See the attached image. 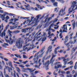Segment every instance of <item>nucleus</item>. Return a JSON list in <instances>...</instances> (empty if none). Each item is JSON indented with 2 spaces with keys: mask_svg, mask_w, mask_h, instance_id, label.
Returning <instances> with one entry per match:
<instances>
[{
  "mask_svg": "<svg viewBox=\"0 0 77 77\" xmlns=\"http://www.w3.org/2000/svg\"><path fill=\"white\" fill-rule=\"evenodd\" d=\"M24 41L23 38H19L17 39V41L16 42L15 48L17 47L18 49L21 48L23 44H24Z\"/></svg>",
  "mask_w": 77,
  "mask_h": 77,
  "instance_id": "obj_1",
  "label": "nucleus"
},
{
  "mask_svg": "<svg viewBox=\"0 0 77 77\" xmlns=\"http://www.w3.org/2000/svg\"><path fill=\"white\" fill-rule=\"evenodd\" d=\"M44 59H45V57H43L42 60V62H43V65L45 66L46 70H48V66L49 65V63H50V61L48 60L46 61V63H44Z\"/></svg>",
  "mask_w": 77,
  "mask_h": 77,
  "instance_id": "obj_2",
  "label": "nucleus"
},
{
  "mask_svg": "<svg viewBox=\"0 0 77 77\" xmlns=\"http://www.w3.org/2000/svg\"><path fill=\"white\" fill-rule=\"evenodd\" d=\"M30 47L29 48H28L27 47H24V46L23 47V49L24 51H28L29 50H30V49H33L34 48H35L34 47V45H33V42H32V44L30 45Z\"/></svg>",
  "mask_w": 77,
  "mask_h": 77,
  "instance_id": "obj_3",
  "label": "nucleus"
},
{
  "mask_svg": "<svg viewBox=\"0 0 77 77\" xmlns=\"http://www.w3.org/2000/svg\"><path fill=\"white\" fill-rule=\"evenodd\" d=\"M66 7L65 6L64 7V9L62 8L61 9L59 13V15H60V16H63L65 14V9H66Z\"/></svg>",
  "mask_w": 77,
  "mask_h": 77,
  "instance_id": "obj_4",
  "label": "nucleus"
},
{
  "mask_svg": "<svg viewBox=\"0 0 77 77\" xmlns=\"http://www.w3.org/2000/svg\"><path fill=\"white\" fill-rule=\"evenodd\" d=\"M24 6H25V9L26 10H27V11H30L31 10H31H34V9H35L33 7H31L30 8V6L29 4H26V5H24Z\"/></svg>",
  "mask_w": 77,
  "mask_h": 77,
  "instance_id": "obj_5",
  "label": "nucleus"
},
{
  "mask_svg": "<svg viewBox=\"0 0 77 77\" xmlns=\"http://www.w3.org/2000/svg\"><path fill=\"white\" fill-rule=\"evenodd\" d=\"M36 20V18H35L33 20V22L31 23V24H29V25H31L32 24H34V23H35L34 24V26H36V25H38V23H39V21L38 20Z\"/></svg>",
  "mask_w": 77,
  "mask_h": 77,
  "instance_id": "obj_6",
  "label": "nucleus"
},
{
  "mask_svg": "<svg viewBox=\"0 0 77 77\" xmlns=\"http://www.w3.org/2000/svg\"><path fill=\"white\" fill-rule=\"evenodd\" d=\"M38 33H37L34 36V39L32 41L33 42L35 41V39H36V38H37V39H38V38H41V36H40V35H42V34H41V32H40L38 35H38ZM36 35H37V36L36 37Z\"/></svg>",
  "mask_w": 77,
  "mask_h": 77,
  "instance_id": "obj_7",
  "label": "nucleus"
},
{
  "mask_svg": "<svg viewBox=\"0 0 77 77\" xmlns=\"http://www.w3.org/2000/svg\"><path fill=\"white\" fill-rule=\"evenodd\" d=\"M77 10V5H74L72 6V10L70 12H68V14H69L71 13V12H72V11H74Z\"/></svg>",
  "mask_w": 77,
  "mask_h": 77,
  "instance_id": "obj_8",
  "label": "nucleus"
},
{
  "mask_svg": "<svg viewBox=\"0 0 77 77\" xmlns=\"http://www.w3.org/2000/svg\"><path fill=\"white\" fill-rule=\"evenodd\" d=\"M6 65H9V66L10 67H11L12 68H13L14 67H13V65H12V62L11 61H8V62H6Z\"/></svg>",
  "mask_w": 77,
  "mask_h": 77,
  "instance_id": "obj_9",
  "label": "nucleus"
},
{
  "mask_svg": "<svg viewBox=\"0 0 77 77\" xmlns=\"http://www.w3.org/2000/svg\"><path fill=\"white\" fill-rule=\"evenodd\" d=\"M6 29H5L3 32L1 34V33H2V31L1 30H0V36H1V37H3V36H5L6 33L5 32H6Z\"/></svg>",
  "mask_w": 77,
  "mask_h": 77,
  "instance_id": "obj_10",
  "label": "nucleus"
},
{
  "mask_svg": "<svg viewBox=\"0 0 77 77\" xmlns=\"http://www.w3.org/2000/svg\"><path fill=\"white\" fill-rule=\"evenodd\" d=\"M23 69H24L25 70H29L30 72H34L35 71V70H36V69L32 70L33 69L29 68H27V69L24 68Z\"/></svg>",
  "mask_w": 77,
  "mask_h": 77,
  "instance_id": "obj_11",
  "label": "nucleus"
},
{
  "mask_svg": "<svg viewBox=\"0 0 77 77\" xmlns=\"http://www.w3.org/2000/svg\"><path fill=\"white\" fill-rule=\"evenodd\" d=\"M72 26L73 29H75V26L77 27V21H76L75 23V21H74V22L72 23Z\"/></svg>",
  "mask_w": 77,
  "mask_h": 77,
  "instance_id": "obj_12",
  "label": "nucleus"
},
{
  "mask_svg": "<svg viewBox=\"0 0 77 77\" xmlns=\"http://www.w3.org/2000/svg\"><path fill=\"white\" fill-rule=\"evenodd\" d=\"M63 32H66L67 30V26H66V24L63 25Z\"/></svg>",
  "mask_w": 77,
  "mask_h": 77,
  "instance_id": "obj_13",
  "label": "nucleus"
},
{
  "mask_svg": "<svg viewBox=\"0 0 77 77\" xmlns=\"http://www.w3.org/2000/svg\"><path fill=\"white\" fill-rule=\"evenodd\" d=\"M68 38H69V36L68 35H67L65 37V41L64 42V44H65V45H66V42L68 41Z\"/></svg>",
  "mask_w": 77,
  "mask_h": 77,
  "instance_id": "obj_14",
  "label": "nucleus"
},
{
  "mask_svg": "<svg viewBox=\"0 0 77 77\" xmlns=\"http://www.w3.org/2000/svg\"><path fill=\"white\" fill-rule=\"evenodd\" d=\"M15 68H16L17 71L18 73L20 74H21V73H20V72H21V70H20V68L18 67H15Z\"/></svg>",
  "mask_w": 77,
  "mask_h": 77,
  "instance_id": "obj_15",
  "label": "nucleus"
},
{
  "mask_svg": "<svg viewBox=\"0 0 77 77\" xmlns=\"http://www.w3.org/2000/svg\"><path fill=\"white\" fill-rule=\"evenodd\" d=\"M58 20V19H55L54 20L51 21L49 22V24H51V23H52V22L53 23H56V22H57V21Z\"/></svg>",
  "mask_w": 77,
  "mask_h": 77,
  "instance_id": "obj_16",
  "label": "nucleus"
},
{
  "mask_svg": "<svg viewBox=\"0 0 77 77\" xmlns=\"http://www.w3.org/2000/svg\"><path fill=\"white\" fill-rule=\"evenodd\" d=\"M4 45H2V47H4L5 48H7V46H6L9 45H8V43H4Z\"/></svg>",
  "mask_w": 77,
  "mask_h": 77,
  "instance_id": "obj_17",
  "label": "nucleus"
},
{
  "mask_svg": "<svg viewBox=\"0 0 77 77\" xmlns=\"http://www.w3.org/2000/svg\"><path fill=\"white\" fill-rule=\"evenodd\" d=\"M45 49V47H43L42 49H41L38 52L39 53H41L44 51V49Z\"/></svg>",
  "mask_w": 77,
  "mask_h": 77,
  "instance_id": "obj_18",
  "label": "nucleus"
},
{
  "mask_svg": "<svg viewBox=\"0 0 77 77\" xmlns=\"http://www.w3.org/2000/svg\"><path fill=\"white\" fill-rule=\"evenodd\" d=\"M73 33H72L69 35V40H71L72 39V35H73Z\"/></svg>",
  "mask_w": 77,
  "mask_h": 77,
  "instance_id": "obj_19",
  "label": "nucleus"
},
{
  "mask_svg": "<svg viewBox=\"0 0 77 77\" xmlns=\"http://www.w3.org/2000/svg\"><path fill=\"white\" fill-rule=\"evenodd\" d=\"M5 16H6V15L5 14L1 15V18L2 19V20L3 21L4 20V19H5Z\"/></svg>",
  "mask_w": 77,
  "mask_h": 77,
  "instance_id": "obj_20",
  "label": "nucleus"
},
{
  "mask_svg": "<svg viewBox=\"0 0 77 77\" xmlns=\"http://www.w3.org/2000/svg\"><path fill=\"white\" fill-rule=\"evenodd\" d=\"M10 40L9 44L10 45H12V44H13V43H14V40L12 39H11Z\"/></svg>",
  "mask_w": 77,
  "mask_h": 77,
  "instance_id": "obj_21",
  "label": "nucleus"
},
{
  "mask_svg": "<svg viewBox=\"0 0 77 77\" xmlns=\"http://www.w3.org/2000/svg\"><path fill=\"white\" fill-rule=\"evenodd\" d=\"M20 31H18V30L14 31L13 32V33H15V34H17V33H20Z\"/></svg>",
  "mask_w": 77,
  "mask_h": 77,
  "instance_id": "obj_22",
  "label": "nucleus"
},
{
  "mask_svg": "<svg viewBox=\"0 0 77 77\" xmlns=\"http://www.w3.org/2000/svg\"><path fill=\"white\" fill-rule=\"evenodd\" d=\"M41 16H42V15L41 14H39L37 15L36 17H37V18H36V20H39V17H41Z\"/></svg>",
  "mask_w": 77,
  "mask_h": 77,
  "instance_id": "obj_23",
  "label": "nucleus"
},
{
  "mask_svg": "<svg viewBox=\"0 0 77 77\" xmlns=\"http://www.w3.org/2000/svg\"><path fill=\"white\" fill-rule=\"evenodd\" d=\"M5 19H6V20H5V22H6V23H7L8 20V19H9V16H7L6 17H5Z\"/></svg>",
  "mask_w": 77,
  "mask_h": 77,
  "instance_id": "obj_24",
  "label": "nucleus"
},
{
  "mask_svg": "<svg viewBox=\"0 0 77 77\" xmlns=\"http://www.w3.org/2000/svg\"><path fill=\"white\" fill-rule=\"evenodd\" d=\"M53 58H51L50 61V63H53V62H54V60H53Z\"/></svg>",
  "mask_w": 77,
  "mask_h": 77,
  "instance_id": "obj_25",
  "label": "nucleus"
},
{
  "mask_svg": "<svg viewBox=\"0 0 77 77\" xmlns=\"http://www.w3.org/2000/svg\"><path fill=\"white\" fill-rule=\"evenodd\" d=\"M69 61V58H67L66 59H65V58H64V59L63 60V62H65V61Z\"/></svg>",
  "mask_w": 77,
  "mask_h": 77,
  "instance_id": "obj_26",
  "label": "nucleus"
},
{
  "mask_svg": "<svg viewBox=\"0 0 77 77\" xmlns=\"http://www.w3.org/2000/svg\"><path fill=\"white\" fill-rule=\"evenodd\" d=\"M35 33H36V32H33L32 33V36L31 37V39H32L33 38V36H34L35 35Z\"/></svg>",
  "mask_w": 77,
  "mask_h": 77,
  "instance_id": "obj_27",
  "label": "nucleus"
},
{
  "mask_svg": "<svg viewBox=\"0 0 77 77\" xmlns=\"http://www.w3.org/2000/svg\"><path fill=\"white\" fill-rule=\"evenodd\" d=\"M29 17H20V19H23L24 20V19H29Z\"/></svg>",
  "mask_w": 77,
  "mask_h": 77,
  "instance_id": "obj_28",
  "label": "nucleus"
},
{
  "mask_svg": "<svg viewBox=\"0 0 77 77\" xmlns=\"http://www.w3.org/2000/svg\"><path fill=\"white\" fill-rule=\"evenodd\" d=\"M5 68L4 69V72H6V69H8V68H9V67L7 66H5Z\"/></svg>",
  "mask_w": 77,
  "mask_h": 77,
  "instance_id": "obj_29",
  "label": "nucleus"
},
{
  "mask_svg": "<svg viewBox=\"0 0 77 77\" xmlns=\"http://www.w3.org/2000/svg\"><path fill=\"white\" fill-rule=\"evenodd\" d=\"M57 1H58V2H60L61 3H65V1L63 0H57Z\"/></svg>",
  "mask_w": 77,
  "mask_h": 77,
  "instance_id": "obj_30",
  "label": "nucleus"
},
{
  "mask_svg": "<svg viewBox=\"0 0 77 77\" xmlns=\"http://www.w3.org/2000/svg\"><path fill=\"white\" fill-rule=\"evenodd\" d=\"M54 53L55 54H57V48H55L54 50Z\"/></svg>",
  "mask_w": 77,
  "mask_h": 77,
  "instance_id": "obj_31",
  "label": "nucleus"
},
{
  "mask_svg": "<svg viewBox=\"0 0 77 77\" xmlns=\"http://www.w3.org/2000/svg\"><path fill=\"white\" fill-rule=\"evenodd\" d=\"M53 5L55 7H56L57 6V2H56L53 4Z\"/></svg>",
  "mask_w": 77,
  "mask_h": 77,
  "instance_id": "obj_32",
  "label": "nucleus"
},
{
  "mask_svg": "<svg viewBox=\"0 0 77 77\" xmlns=\"http://www.w3.org/2000/svg\"><path fill=\"white\" fill-rule=\"evenodd\" d=\"M65 59V57H58V59H59V60H62V59Z\"/></svg>",
  "mask_w": 77,
  "mask_h": 77,
  "instance_id": "obj_33",
  "label": "nucleus"
},
{
  "mask_svg": "<svg viewBox=\"0 0 77 77\" xmlns=\"http://www.w3.org/2000/svg\"><path fill=\"white\" fill-rule=\"evenodd\" d=\"M10 30H12L13 29H15V26H10Z\"/></svg>",
  "mask_w": 77,
  "mask_h": 77,
  "instance_id": "obj_34",
  "label": "nucleus"
},
{
  "mask_svg": "<svg viewBox=\"0 0 77 77\" xmlns=\"http://www.w3.org/2000/svg\"><path fill=\"white\" fill-rule=\"evenodd\" d=\"M57 66L58 67H56V68H60V67H62V64H58L57 65Z\"/></svg>",
  "mask_w": 77,
  "mask_h": 77,
  "instance_id": "obj_35",
  "label": "nucleus"
},
{
  "mask_svg": "<svg viewBox=\"0 0 77 77\" xmlns=\"http://www.w3.org/2000/svg\"><path fill=\"white\" fill-rule=\"evenodd\" d=\"M11 71H12V69L11 67L8 68V71L9 72H11Z\"/></svg>",
  "mask_w": 77,
  "mask_h": 77,
  "instance_id": "obj_36",
  "label": "nucleus"
},
{
  "mask_svg": "<svg viewBox=\"0 0 77 77\" xmlns=\"http://www.w3.org/2000/svg\"><path fill=\"white\" fill-rule=\"evenodd\" d=\"M21 31H22V32H27V31L25 30V29H23L21 30Z\"/></svg>",
  "mask_w": 77,
  "mask_h": 77,
  "instance_id": "obj_37",
  "label": "nucleus"
},
{
  "mask_svg": "<svg viewBox=\"0 0 77 77\" xmlns=\"http://www.w3.org/2000/svg\"><path fill=\"white\" fill-rule=\"evenodd\" d=\"M69 63H70V65H72L73 64V62L72 61H71L69 62L67 64H69Z\"/></svg>",
  "mask_w": 77,
  "mask_h": 77,
  "instance_id": "obj_38",
  "label": "nucleus"
},
{
  "mask_svg": "<svg viewBox=\"0 0 77 77\" xmlns=\"http://www.w3.org/2000/svg\"><path fill=\"white\" fill-rule=\"evenodd\" d=\"M13 71L14 72L13 74L14 77H17V76H16V75H15V74H16V72L15 70H14Z\"/></svg>",
  "mask_w": 77,
  "mask_h": 77,
  "instance_id": "obj_39",
  "label": "nucleus"
},
{
  "mask_svg": "<svg viewBox=\"0 0 77 77\" xmlns=\"http://www.w3.org/2000/svg\"><path fill=\"white\" fill-rule=\"evenodd\" d=\"M66 45L67 47V48H69V46H70L69 44L68 43L66 44Z\"/></svg>",
  "mask_w": 77,
  "mask_h": 77,
  "instance_id": "obj_40",
  "label": "nucleus"
},
{
  "mask_svg": "<svg viewBox=\"0 0 77 77\" xmlns=\"http://www.w3.org/2000/svg\"><path fill=\"white\" fill-rule=\"evenodd\" d=\"M46 39H47V38H46V37H44L42 41V42H44V41H45V40H46Z\"/></svg>",
  "mask_w": 77,
  "mask_h": 77,
  "instance_id": "obj_41",
  "label": "nucleus"
},
{
  "mask_svg": "<svg viewBox=\"0 0 77 77\" xmlns=\"http://www.w3.org/2000/svg\"><path fill=\"white\" fill-rule=\"evenodd\" d=\"M50 29H51V28L49 27V28L47 29L46 30V32H47V31H48V32L50 31Z\"/></svg>",
  "mask_w": 77,
  "mask_h": 77,
  "instance_id": "obj_42",
  "label": "nucleus"
},
{
  "mask_svg": "<svg viewBox=\"0 0 77 77\" xmlns=\"http://www.w3.org/2000/svg\"><path fill=\"white\" fill-rule=\"evenodd\" d=\"M53 26H54V23H53L50 25V26H49V27L51 29V27H53Z\"/></svg>",
  "mask_w": 77,
  "mask_h": 77,
  "instance_id": "obj_43",
  "label": "nucleus"
},
{
  "mask_svg": "<svg viewBox=\"0 0 77 77\" xmlns=\"http://www.w3.org/2000/svg\"><path fill=\"white\" fill-rule=\"evenodd\" d=\"M52 57L51 58H52V59H53L54 57H55L56 56V55H54L53 54H52Z\"/></svg>",
  "mask_w": 77,
  "mask_h": 77,
  "instance_id": "obj_44",
  "label": "nucleus"
},
{
  "mask_svg": "<svg viewBox=\"0 0 77 77\" xmlns=\"http://www.w3.org/2000/svg\"><path fill=\"white\" fill-rule=\"evenodd\" d=\"M71 73V72L70 71H67L66 72V74H67V75H69V74H70V73Z\"/></svg>",
  "mask_w": 77,
  "mask_h": 77,
  "instance_id": "obj_45",
  "label": "nucleus"
},
{
  "mask_svg": "<svg viewBox=\"0 0 77 77\" xmlns=\"http://www.w3.org/2000/svg\"><path fill=\"white\" fill-rule=\"evenodd\" d=\"M45 14H44L42 15V17H41L40 18V20H41V19H42V18H43L44 17V16H45Z\"/></svg>",
  "mask_w": 77,
  "mask_h": 77,
  "instance_id": "obj_46",
  "label": "nucleus"
},
{
  "mask_svg": "<svg viewBox=\"0 0 77 77\" xmlns=\"http://www.w3.org/2000/svg\"><path fill=\"white\" fill-rule=\"evenodd\" d=\"M72 4L75 5L77 4V2L76 1H73L72 2Z\"/></svg>",
  "mask_w": 77,
  "mask_h": 77,
  "instance_id": "obj_47",
  "label": "nucleus"
},
{
  "mask_svg": "<svg viewBox=\"0 0 77 77\" xmlns=\"http://www.w3.org/2000/svg\"><path fill=\"white\" fill-rule=\"evenodd\" d=\"M59 76H60V77H64V75L63 74H60L59 75Z\"/></svg>",
  "mask_w": 77,
  "mask_h": 77,
  "instance_id": "obj_48",
  "label": "nucleus"
},
{
  "mask_svg": "<svg viewBox=\"0 0 77 77\" xmlns=\"http://www.w3.org/2000/svg\"><path fill=\"white\" fill-rule=\"evenodd\" d=\"M75 48H72V52H75Z\"/></svg>",
  "mask_w": 77,
  "mask_h": 77,
  "instance_id": "obj_49",
  "label": "nucleus"
},
{
  "mask_svg": "<svg viewBox=\"0 0 77 77\" xmlns=\"http://www.w3.org/2000/svg\"><path fill=\"white\" fill-rule=\"evenodd\" d=\"M9 36L10 37V38H9V39L10 40H11V39H12L11 38H12V34H9Z\"/></svg>",
  "mask_w": 77,
  "mask_h": 77,
  "instance_id": "obj_50",
  "label": "nucleus"
},
{
  "mask_svg": "<svg viewBox=\"0 0 77 77\" xmlns=\"http://www.w3.org/2000/svg\"><path fill=\"white\" fill-rule=\"evenodd\" d=\"M23 58H25L26 59H27V58H28V57L26 56V55L23 54Z\"/></svg>",
  "mask_w": 77,
  "mask_h": 77,
  "instance_id": "obj_51",
  "label": "nucleus"
},
{
  "mask_svg": "<svg viewBox=\"0 0 77 77\" xmlns=\"http://www.w3.org/2000/svg\"><path fill=\"white\" fill-rule=\"evenodd\" d=\"M19 66L21 68H24V66L22 64L19 65Z\"/></svg>",
  "mask_w": 77,
  "mask_h": 77,
  "instance_id": "obj_52",
  "label": "nucleus"
},
{
  "mask_svg": "<svg viewBox=\"0 0 77 77\" xmlns=\"http://www.w3.org/2000/svg\"><path fill=\"white\" fill-rule=\"evenodd\" d=\"M60 39H62L63 37V35H62V33H61L60 34Z\"/></svg>",
  "mask_w": 77,
  "mask_h": 77,
  "instance_id": "obj_53",
  "label": "nucleus"
},
{
  "mask_svg": "<svg viewBox=\"0 0 77 77\" xmlns=\"http://www.w3.org/2000/svg\"><path fill=\"white\" fill-rule=\"evenodd\" d=\"M8 32L9 33V34H11V33H13V32L11 31H10L9 30H8Z\"/></svg>",
  "mask_w": 77,
  "mask_h": 77,
  "instance_id": "obj_54",
  "label": "nucleus"
},
{
  "mask_svg": "<svg viewBox=\"0 0 77 77\" xmlns=\"http://www.w3.org/2000/svg\"><path fill=\"white\" fill-rule=\"evenodd\" d=\"M36 6H37V8H38V9H39V8L41 7V6L38 4H36Z\"/></svg>",
  "mask_w": 77,
  "mask_h": 77,
  "instance_id": "obj_55",
  "label": "nucleus"
},
{
  "mask_svg": "<svg viewBox=\"0 0 77 77\" xmlns=\"http://www.w3.org/2000/svg\"><path fill=\"white\" fill-rule=\"evenodd\" d=\"M17 57L18 58V57H19V58H21V56H20V55H18L17 54Z\"/></svg>",
  "mask_w": 77,
  "mask_h": 77,
  "instance_id": "obj_56",
  "label": "nucleus"
},
{
  "mask_svg": "<svg viewBox=\"0 0 77 77\" xmlns=\"http://www.w3.org/2000/svg\"><path fill=\"white\" fill-rule=\"evenodd\" d=\"M14 22H16V21H18L19 20L18 19H17L16 18H14Z\"/></svg>",
  "mask_w": 77,
  "mask_h": 77,
  "instance_id": "obj_57",
  "label": "nucleus"
},
{
  "mask_svg": "<svg viewBox=\"0 0 77 77\" xmlns=\"http://www.w3.org/2000/svg\"><path fill=\"white\" fill-rule=\"evenodd\" d=\"M30 45V43H28L26 44V45H25L23 46L24 47H27V46H29Z\"/></svg>",
  "mask_w": 77,
  "mask_h": 77,
  "instance_id": "obj_58",
  "label": "nucleus"
},
{
  "mask_svg": "<svg viewBox=\"0 0 77 77\" xmlns=\"http://www.w3.org/2000/svg\"><path fill=\"white\" fill-rule=\"evenodd\" d=\"M34 19V17L32 16L31 17V21H33V20Z\"/></svg>",
  "mask_w": 77,
  "mask_h": 77,
  "instance_id": "obj_59",
  "label": "nucleus"
},
{
  "mask_svg": "<svg viewBox=\"0 0 77 77\" xmlns=\"http://www.w3.org/2000/svg\"><path fill=\"white\" fill-rule=\"evenodd\" d=\"M52 48V46H50L48 48V50H50V49H51Z\"/></svg>",
  "mask_w": 77,
  "mask_h": 77,
  "instance_id": "obj_60",
  "label": "nucleus"
},
{
  "mask_svg": "<svg viewBox=\"0 0 77 77\" xmlns=\"http://www.w3.org/2000/svg\"><path fill=\"white\" fill-rule=\"evenodd\" d=\"M4 59L5 61H6L7 62H8L9 60L8 58H4Z\"/></svg>",
  "mask_w": 77,
  "mask_h": 77,
  "instance_id": "obj_61",
  "label": "nucleus"
},
{
  "mask_svg": "<svg viewBox=\"0 0 77 77\" xmlns=\"http://www.w3.org/2000/svg\"><path fill=\"white\" fill-rule=\"evenodd\" d=\"M68 43H69H69H70L71 44H73V42H72V40H71Z\"/></svg>",
  "mask_w": 77,
  "mask_h": 77,
  "instance_id": "obj_62",
  "label": "nucleus"
},
{
  "mask_svg": "<svg viewBox=\"0 0 77 77\" xmlns=\"http://www.w3.org/2000/svg\"><path fill=\"white\" fill-rule=\"evenodd\" d=\"M77 72H75V74L73 75L74 77H77Z\"/></svg>",
  "mask_w": 77,
  "mask_h": 77,
  "instance_id": "obj_63",
  "label": "nucleus"
},
{
  "mask_svg": "<svg viewBox=\"0 0 77 77\" xmlns=\"http://www.w3.org/2000/svg\"><path fill=\"white\" fill-rule=\"evenodd\" d=\"M61 74H65V72L63 70L61 71Z\"/></svg>",
  "mask_w": 77,
  "mask_h": 77,
  "instance_id": "obj_64",
  "label": "nucleus"
}]
</instances>
